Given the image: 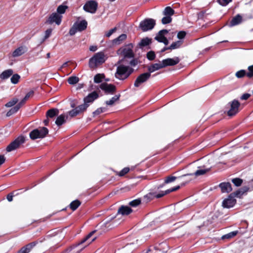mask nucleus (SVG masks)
I'll return each instance as SVG.
<instances>
[{"mask_svg":"<svg viewBox=\"0 0 253 253\" xmlns=\"http://www.w3.org/2000/svg\"><path fill=\"white\" fill-rule=\"evenodd\" d=\"M28 51V48L26 46H21L14 50L12 53V56L16 57L20 56Z\"/></svg>","mask_w":253,"mask_h":253,"instance_id":"obj_19","label":"nucleus"},{"mask_svg":"<svg viewBox=\"0 0 253 253\" xmlns=\"http://www.w3.org/2000/svg\"><path fill=\"white\" fill-rule=\"evenodd\" d=\"M67 118V116L65 117V116L63 114L60 115L59 116L55 121V124L58 126H60L63 124L65 121L66 119Z\"/></svg>","mask_w":253,"mask_h":253,"instance_id":"obj_29","label":"nucleus"},{"mask_svg":"<svg viewBox=\"0 0 253 253\" xmlns=\"http://www.w3.org/2000/svg\"><path fill=\"white\" fill-rule=\"evenodd\" d=\"M150 77L151 75L148 72L141 74L136 78L134 83V86L136 87H139L141 84L146 82Z\"/></svg>","mask_w":253,"mask_h":253,"instance_id":"obj_9","label":"nucleus"},{"mask_svg":"<svg viewBox=\"0 0 253 253\" xmlns=\"http://www.w3.org/2000/svg\"><path fill=\"white\" fill-rule=\"evenodd\" d=\"M219 186L222 193H229L232 190L231 184L229 182L221 183Z\"/></svg>","mask_w":253,"mask_h":253,"instance_id":"obj_21","label":"nucleus"},{"mask_svg":"<svg viewBox=\"0 0 253 253\" xmlns=\"http://www.w3.org/2000/svg\"><path fill=\"white\" fill-rule=\"evenodd\" d=\"M249 72L247 73V76L249 78H252L253 76V65L248 67Z\"/></svg>","mask_w":253,"mask_h":253,"instance_id":"obj_51","label":"nucleus"},{"mask_svg":"<svg viewBox=\"0 0 253 253\" xmlns=\"http://www.w3.org/2000/svg\"><path fill=\"white\" fill-rule=\"evenodd\" d=\"M180 186L178 185V186L174 187L171 189H168L165 191H161L160 192V193H159V194H156L155 193H149L148 196H149V197L151 196L153 198L155 197L156 198H160L168 194H169L170 192L175 191L178 190L180 188Z\"/></svg>","mask_w":253,"mask_h":253,"instance_id":"obj_13","label":"nucleus"},{"mask_svg":"<svg viewBox=\"0 0 253 253\" xmlns=\"http://www.w3.org/2000/svg\"><path fill=\"white\" fill-rule=\"evenodd\" d=\"M238 233V231H235L233 232H231L227 234H225L222 237V239H230L235 236Z\"/></svg>","mask_w":253,"mask_h":253,"instance_id":"obj_35","label":"nucleus"},{"mask_svg":"<svg viewBox=\"0 0 253 253\" xmlns=\"http://www.w3.org/2000/svg\"><path fill=\"white\" fill-rule=\"evenodd\" d=\"M34 93V92L33 90H31L28 92L24 98V100H27L30 97L33 96Z\"/></svg>","mask_w":253,"mask_h":253,"instance_id":"obj_55","label":"nucleus"},{"mask_svg":"<svg viewBox=\"0 0 253 253\" xmlns=\"http://www.w3.org/2000/svg\"><path fill=\"white\" fill-rule=\"evenodd\" d=\"M107 59V55L103 52H98L95 53L89 60V66L94 69L104 63Z\"/></svg>","mask_w":253,"mask_h":253,"instance_id":"obj_3","label":"nucleus"},{"mask_svg":"<svg viewBox=\"0 0 253 253\" xmlns=\"http://www.w3.org/2000/svg\"><path fill=\"white\" fill-rule=\"evenodd\" d=\"M7 199L9 202H11L13 200V195L11 194H9L7 196Z\"/></svg>","mask_w":253,"mask_h":253,"instance_id":"obj_63","label":"nucleus"},{"mask_svg":"<svg viewBox=\"0 0 253 253\" xmlns=\"http://www.w3.org/2000/svg\"><path fill=\"white\" fill-rule=\"evenodd\" d=\"M52 32V29H48L45 32L44 39H46L49 37Z\"/></svg>","mask_w":253,"mask_h":253,"instance_id":"obj_56","label":"nucleus"},{"mask_svg":"<svg viewBox=\"0 0 253 253\" xmlns=\"http://www.w3.org/2000/svg\"><path fill=\"white\" fill-rule=\"evenodd\" d=\"M147 58L149 60L152 61L153 60L155 57L156 55L154 51H150L147 53Z\"/></svg>","mask_w":253,"mask_h":253,"instance_id":"obj_43","label":"nucleus"},{"mask_svg":"<svg viewBox=\"0 0 253 253\" xmlns=\"http://www.w3.org/2000/svg\"><path fill=\"white\" fill-rule=\"evenodd\" d=\"M151 43V39L148 38H145L141 40V41L138 43V45L140 48H143L144 46H146Z\"/></svg>","mask_w":253,"mask_h":253,"instance_id":"obj_30","label":"nucleus"},{"mask_svg":"<svg viewBox=\"0 0 253 253\" xmlns=\"http://www.w3.org/2000/svg\"><path fill=\"white\" fill-rule=\"evenodd\" d=\"M68 8V6L66 5H60L57 9V12L58 14L61 15L65 13L66 10Z\"/></svg>","mask_w":253,"mask_h":253,"instance_id":"obj_38","label":"nucleus"},{"mask_svg":"<svg viewBox=\"0 0 253 253\" xmlns=\"http://www.w3.org/2000/svg\"><path fill=\"white\" fill-rule=\"evenodd\" d=\"M240 191H237L235 193L231 194L227 199H225L223 201L222 206L225 208H230L233 207L236 202V200L234 199V197L238 196L240 195Z\"/></svg>","mask_w":253,"mask_h":253,"instance_id":"obj_7","label":"nucleus"},{"mask_svg":"<svg viewBox=\"0 0 253 253\" xmlns=\"http://www.w3.org/2000/svg\"><path fill=\"white\" fill-rule=\"evenodd\" d=\"M20 78V76L18 74H15L12 76L10 81L13 84H17L19 82Z\"/></svg>","mask_w":253,"mask_h":253,"instance_id":"obj_37","label":"nucleus"},{"mask_svg":"<svg viewBox=\"0 0 253 253\" xmlns=\"http://www.w3.org/2000/svg\"><path fill=\"white\" fill-rule=\"evenodd\" d=\"M232 0H218V3L222 5L226 6Z\"/></svg>","mask_w":253,"mask_h":253,"instance_id":"obj_53","label":"nucleus"},{"mask_svg":"<svg viewBox=\"0 0 253 253\" xmlns=\"http://www.w3.org/2000/svg\"><path fill=\"white\" fill-rule=\"evenodd\" d=\"M74 24L77 28L78 31H82L86 28L87 23L85 20H84L79 23H76Z\"/></svg>","mask_w":253,"mask_h":253,"instance_id":"obj_26","label":"nucleus"},{"mask_svg":"<svg viewBox=\"0 0 253 253\" xmlns=\"http://www.w3.org/2000/svg\"><path fill=\"white\" fill-rule=\"evenodd\" d=\"M133 47L132 43L126 44L117 50V54L124 56V58H133L134 55L132 50Z\"/></svg>","mask_w":253,"mask_h":253,"instance_id":"obj_4","label":"nucleus"},{"mask_svg":"<svg viewBox=\"0 0 253 253\" xmlns=\"http://www.w3.org/2000/svg\"><path fill=\"white\" fill-rule=\"evenodd\" d=\"M79 81L78 77L76 76H72L69 78L68 82L69 84H77Z\"/></svg>","mask_w":253,"mask_h":253,"instance_id":"obj_39","label":"nucleus"},{"mask_svg":"<svg viewBox=\"0 0 253 253\" xmlns=\"http://www.w3.org/2000/svg\"><path fill=\"white\" fill-rule=\"evenodd\" d=\"M81 205V202L79 200H75L71 203L70 205V208L73 210H76Z\"/></svg>","mask_w":253,"mask_h":253,"instance_id":"obj_33","label":"nucleus"},{"mask_svg":"<svg viewBox=\"0 0 253 253\" xmlns=\"http://www.w3.org/2000/svg\"><path fill=\"white\" fill-rule=\"evenodd\" d=\"M172 18L170 16H166L162 19V22L163 24H167L171 22Z\"/></svg>","mask_w":253,"mask_h":253,"instance_id":"obj_47","label":"nucleus"},{"mask_svg":"<svg viewBox=\"0 0 253 253\" xmlns=\"http://www.w3.org/2000/svg\"><path fill=\"white\" fill-rule=\"evenodd\" d=\"M120 97L121 95L120 94L115 95L114 96L112 97L111 99L106 101L105 103L108 106H112L114 105L115 102L119 100Z\"/></svg>","mask_w":253,"mask_h":253,"instance_id":"obj_31","label":"nucleus"},{"mask_svg":"<svg viewBox=\"0 0 253 253\" xmlns=\"http://www.w3.org/2000/svg\"><path fill=\"white\" fill-rule=\"evenodd\" d=\"M127 38L126 34H123L119 36L118 38L114 39L112 41V43L114 45H119L123 42Z\"/></svg>","mask_w":253,"mask_h":253,"instance_id":"obj_24","label":"nucleus"},{"mask_svg":"<svg viewBox=\"0 0 253 253\" xmlns=\"http://www.w3.org/2000/svg\"><path fill=\"white\" fill-rule=\"evenodd\" d=\"M180 61L178 57L167 58L162 61L164 68L168 66H173L178 64Z\"/></svg>","mask_w":253,"mask_h":253,"instance_id":"obj_16","label":"nucleus"},{"mask_svg":"<svg viewBox=\"0 0 253 253\" xmlns=\"http://www.w3.org/2000/svg\"><path fill=\"white\" fill-rule=\"evenodd\" d=\"M141 203V200L139 199H135L130 202L129 205L132 207H136Z\"/></svg>","mask_w":253,"mask_h":253,"instance_id":"obj_42","label":"nucleus"},{"mask_svg":"<svg viewBox=\"0 0 253 253\" xmlns=\"http://www.w3.org/2000/svg\"><path fill=\"white\" fill-rule=\"evenodd\" d=\"M230 108L227 112L229 116H233L236 115L239 112V107L240 103L237 100H234L232 102L228 103Z\"/></svg>","mask_w":253,"mask_h":253,"instance_id":"obj_10","label":"nucleus"},{"mask_svg":"<svg viewBox=\"0 0 253 253\" xmlns=\"http://www.w3.org/2000/svg\"><path fill=\"white\" fill-rule=\"evenodd\" d=\"M18 101V99L17 98H14L12 99L11 101L7 102L5 106L6 107H11L16 104Z\"/></svg>","mask_w":253,"mask_h":253,"instance_id":"obj_40","label":"nucleus"},{"mask_svg":"<svg viewBox=\"0 0 253 253\" xmlns=\"http://www.w3.org/2000/svg\"><path fill=\"white\" fill-rule=\"evenodd\" d=\"M198 169L194 173H189L187 174H184L182 176H185L186 175H195L196 176H198L200 175H202L206 174L207 172H209L211 169V167H207L205 165L202 166H200L198 167Z\"/></svg>","mask_w":253,"mask_h":253,"instance_id":"obj_14","label":"nucleus"},{"mask_svg":"<svg viewBox=\"0 0 253 253\" xmlns=\"http://www.w3.org/2000/svg\"><path fill=\"white\" fill-rule=\"evenodd\" d=\"M232 182L234 183V184L236 186H240L243 180L242 179L239 178H234L232 180Z\"/></svg>","mask_w":253,"mask_h":253,"instance_id":"obj_46","label":"nucleus"},{"mask_svg":"<svg viewBox=\"0 0 253 253\" xmlns=\"http://www.w3.org/2000/svg\"><path fill=\"white\" fill-rule=\"evenodd\" d=\"M250 96H251L250 94L245 93L241 97V99L247 100L250 97Z\"/></svg>","mask_w":253,"mask_h":253,"instance_id":"obj_59","label":"nucleus"},{"mask_svg":"<svg viewBox=\"0 0 253 253\" xmlns=\"http://www.w3.org/2000/svg\"><path fill=\"white\" fill-rule=\"evenodd\" d=\"M134 71V69L123 64L119 65L117 68L115 73V77L120 80H124L127 79Z\"/></svg>","mask_w":253,"mask_h":253,"instance_id":"obj_2","label":"nucleus"},{"mask_svg":"<svg viewBox=\"0 0 253 253\" xmlns=\"http://www.w3.org/2000/svg\"><path fill=\"white\" fill-rule=\"evenodd\" d=\"M130 65L131 66H135L138 64V60L136 59H133L129 62Z\"/></svg>","mask_w":253,"mask_h":253,"instance_id":"obj_58","label":"nucleus"},{"mask_svg":"<svg viewBox=\"0 0 253 253\" xmlns=\"http://www.w3.org/2000/svg\"><path fill=\"white\" fill-rule=\"evenodd\" d=\"M97 49V46H95V45H92V46H90L89 47V50L91 51H95Z\"/></svg>","mask_w":253,"mask_h":253,"instance_id":"obj_62","label":"nucleus"},{"mask_svg":"<svg viewBox=\"0 0 253 253\" xmlns=\"http://www.w3.org/2000/svg\"><path fill=\"white\" fill-rule=\"evenodd\" d=\"M105 78V76L103 74H98L94 77V82L95 83H100L101 82L102 80Z\"/></svg>","mask_w":253,"mask_h":253,"instance_id":"obj_34","label":"nucleus"},{"mask_svg":"<svg viewBox=\"0 0 253 253\" xmlns=\"http://www.w3.org/2000/svg\"><path fill=\"white\" fill-rule=\"evenodd\" d=\"M5 158L3 155H0V166L4 163Z\"/></svg>","mask_w":253,"mask_h":253,"instance_id":"obj_61","label":"nucleus"},{"mask_svg":"<svg viewBox=\"0 0 253 253\" xmlns=\"http://www.w3.org/2000/svg\"><path fill=\"white\" fill-rule=\"evenodd\" d=\"M163 13L165 16L171 17L174 14V11L170 6H167L165 8Z\"/></svg>","mask_w":253,"mask_h":253,"instance_id":"obj_32","label":"nucleus"},{"mask_svg":"<svg viewBox=\"0 0 253 253\" xmlns=\"http://www.w3.org/2000/svg\"><path fill=\"white\" fill-rule=\"evenodd\" d=\"M100 88L104 91L106 94H113L116 90V87L112 84H108L106 83H102L100 85Z\"/></svg>","mask_w":253,"mask_h":253,"instance_id":"obj_12","label":"nucleus"},{"mask_svg":"<svg viewBox=\"0 0 253 253\" xmlns=\"http://www.w3.org/2000/svg\"><path fill=\"white\" fill-rule=\"evenodd\" d=\"M106 111V108L104 107H100L98 108L96 111L93 112V116H95L97 115H98L99 114H101V113L104 112Z\"/></svg>","mask_w":253,"mask_h":253,"instance_id":"obj_44","label":"nucleus"},{"mask_svg":"<svg viewBox=\"0 0 253 253\" xmlns=\"http://www.w3.org/2000/svg\"><path fill=\"white\" fill-rule=\"evenodd\" d=\"M21 107L17 104L13 108H11L14 113H16Z\"/></svg>","mask_w":253,"mask_h":253,"instance_id":"obj_60","label":"nucleus"},{"mask_svg":"<svg viewBox=\"0 0 253 253\" xmlns=\"http://www.w3.org/2000/svg\"><path fill=\"white\" fill-rule=\"evenodd\" d=\"M168 33V30H162L159 32L158 35L155 38V39L160 42H162L161 41H163L166 38L165 35L167 34Z\"/></svg>","mask_w":253,"mask_h":253,"instance_id":"obj_28","label":"nucleus"},{"mask_svg":"<svg viewBox=\"0 0 253 253\" xmlns=\"http://www.w3.org/2000/svg\"><path fill=\"white\" fill-rule=\"evenodd\" d=\"M156 25V21L152 18L145 19L139 24V28L143 32L151 30Z\"/></svg>","mask_w":253,"mask_h":253,"instance_id":"obj_6","label":"nucleus"},{"mask_svg":"<svg viewBox=\"0 0 253 253\" xmlns=\"http://www.w3.org/2000/svg\"><path fill=\"white\" fill-rule=\"evenodd\" d=\"M98 94L96 91H93L86 96L84 98V101L85 104H89V103H92L95 99L98 98Z\"/></svg>","mask_w":253,"mask_h":253,"instance_id":"obj_17","label":"nucleus"},{"mask_svg":"<svg viewBox=\"0 0 253 253\" xmlns=\"http://www.w3.org/2000/svg\"><path fill=\"white\" fill-rule=\"evenodd\" d=\"M242 17L239 14H238L235 17H233V19L230 22L229 26L232 27L237 25L241 23Z\"/></svg>","mask_w":253,"mask_h":253,"instance_id":"obj_25","label":"nucleus"},{"mask_svg":"<svg viewBox=\"0 0 253 253\" xmlns=\"http://www.w3.org/2000/svg\"><path fill=\"white\" fill-rule=\"evenodd\" d=\"M95 232V230L91 232L81 242L71 246L63 253H80L85 247L96 239V237H94L89 240Z\"/></svg>","mask_w":253,"mask_h":253,"instance_id":"obj_1","label":"nucleus"},{"mask_svg":"<svg viewBox=\"0 0 253 253\" xmlns=\"http://www.w3.org/2000/svg\"><path fill=\"white\" fill-rule=\"evenodd\" d=\"M117 30V28L116 27L111 29L107 33L105 34V36L107 37H110L113 33H114Z\"/></svg>","mask_w":253,"mask_h":253,"instance_id":"obj_54","label":"nucleus"},{"mask_svg":"<svg viewBox=\"0 0 253 253\" xmlns=\"http://www.w3.org/2000/svg\"><path fill=\"white\" fill-rule=\"evenodd\" d=\"M62 17V15L55 12L53 13L49 17L47 22L50 24L55 23L57 25H59L61 22Z\"/></svg>","mask_w":253,"mask_h":253,"instance_id":"obj_15","label":"nucleus"},{"mask_svg":"<svg viewBox=\"0 0 253 253\" xmlns=\"http://www.w3.org/2000/svg\"><path fill=\"white\" fill-rule=\"evenodd\" d=\"M69 113V115L71 116V117H75L76 116H77V115L79 114V111H78V110H77V109L75 108V109L71 110L70 111H69L68 112Z\"/></svg>","mask_w":253,"mask_h":253,"instance_id":"obj_50","label":"nucleus"},{"mask_svg":"<svg viewBox=\"0 0 253 253\" xmlns=\"http://www.w3.org/2000/svg\"><path fill=\"white\" fill-rule=\"evenodd\" d=\"M129 171V168L126 167L124 168L121 171H120L119 175L121 176H124Z\"/></svg>","mask_w":253,"mask_h":253,"instance_id":"obj_52","label":"nucleus"},{"mask_svg":"<svg viewBox=\"0 0 253 253\" xmlns=\"http://www.w3.org/2000/svg\"><path fill=\"white\" fill-rule=\"evenodd\" d=\"M37 242L30 243L22 247L18 251L17 253H29L32 249L37 245Z\"/></svg>","mask_w":253,"mask_h":253,"instance_id":"obj_20","label":"nucleus"},{"mask_svg":"<svg viewBox=\"0 0 253 253\" xmlns=\"http://www.w3.org/2000/svg\"><path fill=\"white\" fill-rule=\"evenodd\" d=\"M13 73V71L11 69L4 70L0 74V79L1 80H6L12 76Z\"/></svg>","mask_w":253,"mask_h":253,"instance_id":"obj_23","label":"nucleus"},{"mask_svg":"<svg viewBox=\"0 0 253 253\" xmlns=\"http://www.w3.org/2000/svg\"><path fill=\"white\" fill-rule=\"evenodd\" d=\"M235 75L238 78H242L244 77L245 75H247V73L244 70H241L237 72L235 74Z\"/></svg>","mask_w":253,"mask_h":253,"instance_id":"obj_41","label":"nucleus"},{"mask_svg":"<svg viewBox=\"0 0 253 253\" xmlns=\"http://www.w3.org/2000/svg\"><path fill=\"white\" fill-rule=\"evenodd\" d=\"M181 45V42L177 41L176 42H173L169 47V48L170 49H174L180 47Z\"/></svg>","mask_w":253,"mask_h":253,"instance_id":"obj_45","label":"nucleus"},{"mask_svg":"<svg viewBox=\"0 0 253 253\" xmlns=\"http://www.w3.org/2000/svg\"><path fill=\"white\" fill-rule=\"evenodd\" d=\"M186 35V33L184 31H180L177 34V38L179 39H183Z\"/></svg>","mask_w":253,"mask_h":253,"instance_id":"obj_57","label":"nucleus"},{"mask_svg":"<svg viewBox=\"0 0 253 253\" xmlns=\"http://www.w3.org/2000/svg\"><path fill=\"white\" fill-rule=\"evenodd\" d=\"M163 68L164 67L163 65L162 62L159 61V63L152 64L150 66H149L148 67V72L150 73V74L151 75V73Z\"/></svg>","mask_w":253,"mask_h":253,"instance_id":"obj_18","label":"nucleus"},{"mask_svg":"<svg viewBox=\"0 0 253 253\" xmlns=\"http://www.w3.org/2000/svg\"><path fill=\"white\" fill-rule=\"evenodd\" d=\"M98 4L95 0H89L84 5V9L89 13H94L96 11Z\"/></svg>","mask_w":253,"mask_h":253,"instance_id":"obj_11","label":"nucleus"},{"mask_svg":"<svg viewBox=\"0 0 253 253\" xmlns=\"http://www.w3.org/2000/svg\"><path fill=\"white\" fill-rule=\"evenodd\" d=\"M48 133V130L46 127H41L34 129L30 132L29 136L31 139L35 140L38 138H44Z\"/></svg>","mask_w":253,"mask_h":253,"instance_id":"obj_5","label":"nucleus"},{"mask_svg":"<svg viewBox=\"0 0 253 253\" xmlns=\"http://www.w3.org/2000/svg\"><path fill=\"white\" fill-rule=\"evenodd\" d=\"M176 179V177H175V176H168L167 177V178L165 180V183L167 184V183L172 182L174 181V180H175Z\"/></svg>","mask_w":253,"mask_h":253,"instance_id":"obj_48","label":"nucleus"},{"mask_svg":"<svg viewBox=\"0 0 253 253\" xmlns=\"http://www.w3.org/2000/svg\"><path fill=\"white\" fill-rule=\"evenodd\" d=\"M132 211L130 208L128 206H122L118 211V213L123 215H127Z\"/></svg>","mask_w":253,"mask_h":253,"instance_id":"obj_22","label":"nucleus"},{"mask_svg":"<svg viewBox=\"0 0 253 253\" xmlns=\"http://www.w3.org/2000/svg\"><path fill=\"white\" fill-rule=\"evenodd\" d=\"M14 114L12 109H11L9 111H8L6 113V116L9 117L11 116V115Z\"/></svg>","mask_w":253,"mask_h":253,"instance_id":"obj_64","label":"nucleus"},{"mask_svg":"<svg viewBox=\"0 0 253 253\" xmlns=\"http://www.w3.org/2000/svg\"><path fill=\"white\" fill-rule=\"evenodd\" d=\"M89 104H85L84 102V104L80 105L77 107L76 108L79 111V114L82 112H84L85 111L86 108L89 106Z\"/></svg>","mask_w":253,"mask_h":253,"instance_id":"obj_36","label":"nucleus"},{"mask_svg":"<svg viewBox=\"0 0 253 253\" xmlns=\"http://www.w3.org/2000/svg\"><path fill=\"white\" fill-rule=\"evenodd\" d=\"M25 139L24 136H20L11 142L6 147V150L9 152L18 148L20 146L25 142Z\"/></svg>","mask_w":253,"mask_h":253,"instance_id":"obj_8","label":"nucleus"},{"mask_svg":"<svg viewBox=\"0 0 253 253\" xmlns=\"http://www.w3.org/2000/svg\"><path fill=\"white\" fill-rule=\"evenodd\" d=\"M59 113V110L56 108H52L48 110L46 114L47 118H53L57 116Z\"/></svg>","mask_w":253,"mask_h":253,"instance_id":"obj_27","label":"nucleus"},{"mask_svg":"<svg viewBox=\"0 0 253 253\" xmlns=\"http://www.w3.org/2000/svg\"><path fill=\"white\" fill-rule=\"evenodd\" d=\"M77 31H78V30L75 24H74L73 27L70 29L69 31V34L71 36H73L77 33Z\"/></svg>","mask_w":253,"mask_h":253,"instance_id":"obj_49","label":"nucleus"}]
</instances>
